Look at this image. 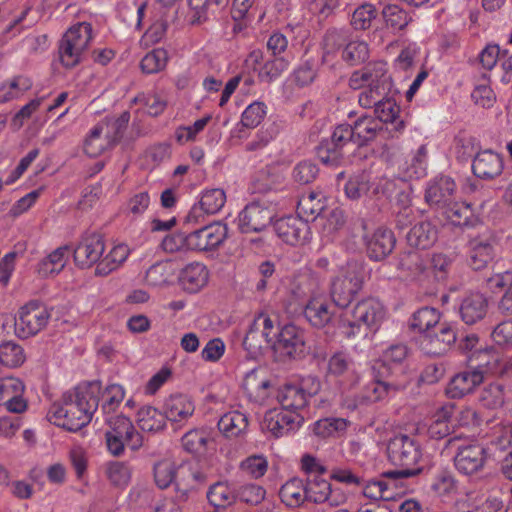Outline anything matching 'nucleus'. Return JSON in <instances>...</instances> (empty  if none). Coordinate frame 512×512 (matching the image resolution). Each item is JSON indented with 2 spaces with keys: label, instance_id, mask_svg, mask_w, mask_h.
I'll use <instances>...</instances> for the list:
<instances>
[{
  "label": "nucleus",
  "instance_id": "1",
  "mask_svg": "<svg viewBox=\"0 0 512 512\" xmlns=\"http://www.w3.org/2000/svg\"><path fill=\"white\" fill-rule=\"evenodd\" d=\"M101 384L90 382L65 393L61 403H54L47 414L48 420L68 431L76 432L90 423L99 406Z\"/></svg>",
  "mask_w": 512,
  "mask_h": 512
},
{
  "label": "nucleus",
  "instance_id": "2",
  "mask_svg": "<svg viewBox=\"0 0 512 512\" xmlns=\"http://www.w3.org/2000/svg\"><path fill=\"white\" fill-rule=\"evenodd\" d=\"M389 461L401 467L400 470L386 472L391 478H407L417 475L422 468L418 466L422 458L420 444L415 436L399 433L389 439L387 444Z\"/></svg>",
  "mask_w": 512,
  "mask_h": 512
},
{
  "label": "nucleus",
  "instance_id": "3",
  "mask_svg": "<svg viewBox=\"0 0 512 512\" xmlns=\"http://www.w3.org/2000/svg\"><path fill=\"white\" fill-rule=\"evenodd\" d=\"M93 38V27L89 22H78L69 27L58 43V56L62 66L70 69L79 65L84 60Z\"/></svg>",
  "mask_w": 512,
  "mask_h": 512
},
{
  "label": "nucleus",
  "instance_id": "4",
  "mask_svg": "<svg viewBox=\"0 0 512 512\" xmlns=\"http://www.w3.org/2000/svg\"><path fill=\"white\" fill-rule=\"evenodd\" d=\"M373 379L366 384L361 393V402L370 404L394 397L405 389V380L394 377V371L384 362H375L373 367Z\"/></svg>",
  "mask_w": 512,
  "mask_h": 512
},
{
  "label": "nucleus",
  "instance_id": "5",
  "mask_svg": "<svg viewBox=\"0 0 512 512\" xmlns=\"http://www.w3.org/2000/svg\"><path fill=\"white\" fill-rule=\"evenodd\" d=\"M385 317L383 304L376 298L369 297L357 302L351 310V318L347 314L342 319L344 333L354 337L360 333L361 327L375 331L379 328Z\"/></svg>",
  "mask_w": 512,
  "mask_h": 512
},
{
  "label": "nucleus",
  "instance_id": "6",
  "mask_svg": "<svg viewBox=\"0 0 512 512\" xmlns=\"http://www.w3.org/2000/svg\"><path fill=\"white\" fill-rule=\"evenodd\" d=\"M363 282L362 266L355 261L348 262L331 280L330 296L334 305L346 308L362 289Z\"/></svg>",
  "mask_w": 512,
  "mask_h": 512
},
{
  "label": "nucleus",
  "instance_id": "7",
  "mask_svg": "<svg viewBox=\"0 0 512 512\" xmlns=\"http://www.w3.org/2000/svg\"><path fill=\"white\" fill-rule=\"evenodd\" d=\"M320 389V381L309 376L299 383L284 385L278 393V400L282 409L298 412L307 406L309 399L318 394Z\"/></svg>",
  "mask_w": 512,
  "mask_h": 512
},
{
  "label": "nucleus",
  "instance_id": "8",
  "mask_svg": "<svg viewBox=\"0 0 512 512\" xmlns=\"http://www.w3.org/2000/svg\"><path fill=\"white\" fill-rule=\"evenodd\" d=\"M50 317L46 306L37 301H30L18 311L15 318V333L22 339L35 336L47 326Z\"/></svg>",
  "mask_w": 512,
  "mask_h": 512
},
{
  "label": "nucleus",
  "instance_id": "9",
  "mask_svg": "<svg viewBox=\"0 0 512 512\" xmlns=\"http://www.w3.org/2000/svg\"><path fill=\"white\" fill-rule=\"evenodd\" d=\"M305 487L306 502L309 503L339 507L348 501V494L344 489L333 487L328 480L319 475L308 476Z\"/></svg>",
  "mask_w": 512,
  "mask_h": 512
},
{
  "label": "nucleus",
  "instance_id": "10",
  "mask_svg": "<svg viewBox=\"0 0 512 512\" xmlns=\"http://www.w3.org/2000/svg\"><path fill=\"white\" fill-rule=\"evenodd\" d=\"M497 239L491 231H486L469 239L467 261L473 270H483L496 256Z\"/></svg>",
  "mask_w": 512,
  "mask_h": 512
},
{
  "label": "nucleus",
  "instance_id": "11",
  "mask_svg": "<svg viewBox=\"0 0 512 512\" xmlns=\"http://www.w3.org/2000/svg\"><path fill=\"white\" fill-rule=\"evenodd\" d=\"M273 335L275 338L272 342V349L280 357H296L304 353V331L294 324H287L281 328L275 326Z\"/></svg>",
  "mask_w": 512,
  "mask_h": 512
},
{
  "label": "nucleus",
  "instance_id": "12",
  "mask_svg": "<svg viewBox=\"0 0 512 512\" xmlns=\"http://www.w3.org/2000/svg\"><path fill=\"white\" fill-rule=\"evenodd\" d=\"M274 330V321L266 315H260L246 333L243 340L244 349L251 357H257L266 347L272 348Z\"/></svg>",
  "mask_w": 512,
  "mask_h": 512
},
{
  "label": "nucleus",
  "instance_id": "13",
  "mask_svg": "<svg viewBox=\"0 0 512 512\" xmlns=\"http://www.w3.org/2000/svg\"><path fill=\"white\" fill-rule=\"evenodd\" d=\"M456 183L446 175L430 179L425 186L424 199L432 208L442 210L456 199Z\"/></svg>",
  "mask_w": 512,
  "mask_h": 512
},
{
  "label": "nucleus",
  "instance_id": "14",
  "mask_svg": "<svg viewBox=\"0 0 512 512\" xmlns=\"http://www.w3.org/2000/svg\"><path fill=\"white\" fill-rule=\"evenodd\" d=\"M104 250L105 242L102 235L98 233L85 234L73 249L75 264L81 269L97 266L103 257Z\"/></svg>",
  "mask_w": 512,
  "mask_h": 512
},
{
  "label": "nucleus",
  "instance_id": "15",
  "mask_svg": "<svg viewBox=\"0 0 512 512\" xmlns=\"http://www.w3.org/2000/svg\"><path fill=\"white\" fill-rule=\"evenodd\" d=\"M274 211L264 202H251L239 213L238 228L242 233L260 232L272 221Z\"/></svg>",
  "mask_w": 512,
  "mask_h": 512
},
{
  "label": "nucleus",
  "instance_id": "16",
  "mask_svg": "<svg viewBox=\"0 0 512 512\" xmlns=\"http://www.w3.org/2000/svg\"><path fill=\"white\" fill-rule=\"evenodd\" d=\"M455 327L448 323H442L437 331H429L420 336L421 350L430 356H440L446 353L456 342Z\"/></svg>",
  "mask_w": 512,
  "mask_h": 512
},
{
  "label": "nucleus",
  "instance_id": "17",
  "mask_svg": "<svg viewBox=\"0 0 512 512\" xmlns=\"http://www.w3.org/2000/svg\"><path fill=\"white\" fill-rule=\"evenodd\" d=\"M365 85L391 87L387 63L383 61L370 62L359 70L354 71L349 78V86L354 90Z\"/></svg>",
  "mask_w": 512,
  "mask_h": 512
},
{
  "label": "nucleus",
  "instance_id": "18",
  "mask_svg": "<svg viewBox=\"0 0 512 512\" xmlns=\"http://www.w3.org/2000/svg\"><path fill=\"white\" fill-rule=\"evenodd\" d=\"M228 235V227L221 222H214L190 233L192 251L207 252L217 249Z\"/></svg>",
  "mask_w": 512,
  "mask_h": 512
},
{
  "label": "nucleus",
  "instance_id": "19",
  "mask_svg": "<svg viewBox=\"0 0 512 512\" xmlns=\"http://www.w3.org/2000/svg\"><path fill=\"white\" fill-rule=\"evenodd\" d=\"M486 460V449L480 444L470 443L457 448L454 465L459 473L471 476L484 468Z\"/></svg>",
  "mask_w": 512,
  "mask_h": 512
},
{
  "label": "nucleus",
  "instance_id": "20",
  "mask_svg": "<svg viewBox=\"0 0 512 512\" xmlns=\"http://www.w3.org/2000/svg\"><path fill=\"white\" fill-rule=\"evenodd\" d=\"M303 421L304 417L298 412L274 409L265 414L263 427L278 438L297 430Z\"/></svg>",
  "mask_w": 512,
  "mask_h": 512
},
{
  "label": "nucleus",
  "instance_id": "21",
  "mask_svg": "<svg viewBox=\"0 0 512 512\" xmlns=\"http://www.w3.org/2000/svg\"><path fill=\"white\" fill-rule=\"evenodd\" d=\"M275 232L283 242L293 246L305 244L310 238L308 219L301 217L289 216L277 220Z\"/></svg>",
  "mask_w": 512,
  "mask_h": 512
},
{
  "label": "nucleus",
  "instance_id": "22",
  "mask_svg": "<svg viewBox=\"0 0 512 512\" xmlns=\"http://www.w3.org/2000/svg\"><path fill=\"white\" fill-rule=\"evenodd\" d=\"M303 314L313 327L324 328L332 321L335 312L324 293H314L307 301Z\"/></svg>",
  "mask_w": 512,
  "mask_h": 512
},
{
  "label": "nucleus",
  "instance_id": "23",
  "mask_svg": "<svg viewBox=\"0 0 512 512\" xmlns=\"http://www.w3.org/2000/svg\"><path fill=\"white\" fill-rule=\"evenodd\" d=\"M226 202V194L223 189L213 188L202 192L198 204H195L187 214L185 221L189 224H197L203 214H216Z\"/></svg>",
  "mask_w": 512,
  "mask_h": 512
},
{
  "label": "nucleus",
  "instance_id": "24",
  "mask_svg": "<svg viewBox=\"0 0 512 512\" xmlns=\"http://www.w3.org/2000/svg\"><path fill=\"white\" fill-rule=\"evenodd\" d=\"M503 168V157L491 149L478 151L472 160L473 174L483 180L495 179L501 175Z\"/></svg>",
  "mask_w": 512,
  "mask_h": 512
},
{
  "label": "nucleus",
  "instance_id": "25",
  "mask_svg": "<svg viewBox=\"0 0 512 512\" xmlns=\"http://www.w3.org/2000/svg\"><path fill=\"white\" fill-rule=\"evenodd\" d=\"M25 386L23 382L14 377L0 379V404L13 413H22L27 408V402L23 398Z\"/></svg>",
  "mask_w": 512,
  "mask_h": 512
},
{
  "label": "nucleus",
  "instance_id": "26",
  "mask_svg": "<svg viewBox=\"0 0 512 512\" xmlns=\"http://www.w3.org/2000/svg\"><path fill=\"white\" fill-rule=\"evenodd\" d=\"M104 422L107 424V433H110L127 442V447L138 450L143 445L142 435L135 429L130 418L123 414L106 416Z\"/></svg>",
  "mask_w": 512,
  "mask_h": 512
},
{
  "label": "nucleus",
  "instance_id": "27",
  "mask_svg": "<svg viewBox=\"0 0 512 512\" xmlns=\"http://www.w3.org/2000/svg\"><path fill=\"white\" fill-rule=\"evenodd\" d=\"M483 380L484 372L480 368L461 371L450 380L446 393L450 398H462L473 392Z\"/></svg>",
  "mask_w": 512,
  "mask_h": 512
},
{
  "label": "nucleus",
  "instance_id": "28",
  "mask_svg": "<svg viewBox=\"0 0 512 512\" xmlns=\"http://www.w3.org/2000/svg\"><path fill=\"white\" fill-rule=\"evenodd\" d=\"M400 107L395 100L387 97L374 108L375 119L381 122L382 128L386 126L391 137H396L404 128L405 123L399 116Z\"/></svg>",
  "mask_w": 512,
  "mask_h": 512
},
{
  "label": "nucleus",
  "instance_id": "29",
  "mask_svg": "<svg viewBox=\"0 0 512 512\" xmlns=\"http://www.w3.org/2000/svg\"><path fill=\"white\" fill-rule=\"evenodd\" d=\"M364 240L368 256L375 261L385 259L396 243L394 233L386 228L376 229L371 235H365Z\"/></svg>",
  "mask_w": 512,
  "mask_h": 512
},
{
  "label": "nucleus",
  "instance_id": "30",
  "mask_svg": "<svg viewBox=\"0 0 512 512\" xmlns=\"http://www.w3.org/2000/svg\"><path fill=\"white\" fill-rule=\"evenodd\" d=\"M209 279L207 267L200 262L187 264L179 273V284L188 293H197L206 286Z\"/></svg>",
  "mask_w": 512,
  "mask_h": 512
},
{
  "label": "nucleus",
  "instance_id": "31",
  "mask_svg": "<svg viewBox=\"0 0 512 512\" xmlns=\"http://www.w3.org/2000/svg\"><path fill=\"white\" fill-rule=\"evenodd\" d=\"M488 300L481 293H470L465 296L459 306V314L467 325H473L487 314Z\"/></svg>",
  "mask_w": 512,
  "mask_h": 512
},
{
  "label": "nucleus",
  "instance_id": "32",
  "mask_svg": "<svg viewBox=\"0 0 512 512\" xmlns=\"http://www.w3.org/2000/svg\"><path fill=\"white\" fill-rule=\"evenodd\" d=\"M163 409L166 419L181 423L187 421L193 415L195 405L187 395L173 394L165 400Z\"/></svg>",
  "mask_w": 512,
  "mask_h": 512
},
{
  "label": "nucleus",
  "instance_id": "33",
  "mask_svg": "<svg viewBox=\"0 0 512 512\" xmlns=\"http://www.w3.org/2000/svg\"><path fill=\"white\" fill-rule=\"evenodd\" d=\"M131 249L127 244L119 243L114 245L110 251L102 257L98 265L95 266L94 274L98 277H106L114 271H117L126 262Z\"/></svg>",
  "mask_w": 512,
  "mask_h": 512
},
{
  "label": "nucleus",
  "instance_id": "34",
  "mask_svg": "<svg viewBox=\"0 0 512 512\" xmlns=\"http://www.w3.org/2000/svg\"><path fill=\"white\" fill-rule=\"evenodd\" d=\"M206 482L205 473L195 463H184L178 468L177 492L187 496L189 492Z\"/></svg>",
  "mask_w": 512,
  "mask_h": 512
},
{
  "label": "nucleus",
  "instance_id": "35",
  "mask_svg": "<svg viewBox=\"0 0 512 512\" xmlns=\"http://www.w3.org/2000/svg\"><path fill=\"white\" fill-rule=\"evenodd\" d=\"M438 239V228L431 221L425 220L415 224L407 234V242L411 247L428 249Z\"/></svg>",
  "mask_w": 512,
  "mask_h": 512
},
{
  "label": "nucleus",
  "instance_id": "36",
  "mask_svg": "<svg viewBox=\"0 0 512 512\" xmlns=\"http://www.w3.org/2000/svg\"><path fill=\"white\" fill-rule=\"evenodd\" d=\"M354 144L361 147L376 139L383 131L381 122L373 116L364 115L358 118L352 125Z\"/></svg>",
  "mask_w": 512,
  "mask_h": 512
},
{
  "label": "nucleus",
  "instance_id": "37",
  "mask_svg": "<svg viewBox=\"0 0 512 512\" xmlns=\"http://www.w3.org/2000/svg\"><path fill=\"white\" fill-rule=\"evenodd\" d=\"M305 480L293 477L287 480L279 490L281 502L288 508H299L306 503Z\"/></svg>",
  "mask_w": 512,
  "mask_h": 512
},
{
  "label": "nucleus",
  "instance_id": "38",
  "mask_svg": "<svg viewBox=\"0 0 512 512\" xmlns=\"http://www.w3.org/2000/svg\"><path fill=\"white\" fill-rule=\"evenodd\" d=\"M115 142L110 137L109 131L105 132L104 124H96L89 132L84 142V152L89 157H98Z\"/></svg>",
  "mask_w": 512,
  "mask_h": 512
},
{
  "label": "nucleus",
  "instance_id": "39",
  "mask_svg": "<svg viewBox=\"0 0 512 512\" xmlns=\"http://www.w3.org/2000/svg\"><path fill=\"white\" fill-rule=\"evenodd\" d=\"M270 387V381L261 376L257 370L248 372L243 381L246 395L256 403H263L269 397Z\"/></svg>",
  "mask_w": 512,
  "mask_h": 512
},
{
  "label": "nucleus",
  "instance_id": "40",
  "mask_svg": "<svg viewBox=\"0 0 512 512\" xmlns=\"http://www.w3.org/2000/svg\"><path fill=\"white\" fill-rule=\"evenodd\" d=\"M219 431L227 438H236L245 433L248 426L247 416L240 411H230L218 421Z\"/></svg>",
  "mask_w": 512,
  "mask_h": 512
},
{
  "label": "nucleus",
  "instance_id": "41",
  "mask_svg": "<svg viewBox=\"0 0 512 512\" xmlns=\"http://www.w3.org/2000/svg\"><path fill=\"white\" fill-rule=\"evenodd\" d=\"M70 249L67 246L58 247L38 263V273L42 277L58 274L65 267Z\"/></svg>",
  "mask_w": 512,
  "mask_h": 512
},
{
  "label": "nucleus",
  "instance_id": "42",
  "mask_svg": "<svg viewBox=\"0 0 512 512\" xmlns=\"http://www.w3.org/2000/svg\"><path fill=\"white\" fill-rule=\"evenodd\" d=\"M290 62L288 56H270L258 70L259 80L272 83L288 70Z\"/></svg>",
  "mask_w": 512,
  "mask_h": 512
},
{
  "label": "nucleus",
  "instance_id": "43",
  "mask_svg": "<svg viewBox=\"0 0 512 512\" xmlns=\"http://www.w3.org/2000/svg\"><path fill=\"white\" fill-rule=\"evenodd\" d=\"M137 424L141 430L158 432L166 425V416L153 406H143L137 413Z\"/></svg>",
  "mask_w": 512,
  "mask_h": 512
},
{
  "label": "nucleus",
  "instance_id": "44",
  "mask_svg": "<svg viewBox=\"0 0 512 512\" xmlns=\"http://www.w3.org/2000/svg\"><path fill=\"white\" fill-rule=\"evenodd\" d=\"M386 28L399 32L412 21L411 15L397 4H387L381 11Z\"/></svg>",
  "mask_w": 512,
  "mask_h": 512
},
{
  "label": "nucleus",
  "instance_id": "45",
  "mask_svg": "<svg viewBox=\"0 0 512 512\" xmlns=\"http://www.w3.org/2000/svg\"><path fill=\"white\" fill-rule=\"evenodd\" d=\"M32 87V81L25 76H16L0 84V103L15 100Z\"/></svg>",
  "mask_w": 512,
  "mask_h": 512
},
{
  "label": "nucleus",
  "instance_id": "46",
  "mask_svg": "<svg viewBox=\"0 0 512 512\" xmlns=\"http://www.w3.org/2000/svg\"><path fill=\"white\" fill-rule=\"evenodd\" d=\"M505 386L500 382H492L482 388L478 401L484 408L495 410L505 403Z\"/></svg>",
  "mask_w": 512,
  "mask_h": 512
},
{
  "label": "nucleus",
  "instance_id": "47",
  "mask_svg": "<svg viewBox=\"0 0 512 512\" xmlns=\"http://www.w3.org/2000/svg\"><path fill=\"white\" fill-rule=\"evenodd\" d=\"M349 425L345 418H323L312 425V432L320 438L336 437L343 434Z\"/></svg>",
  "mask_w": 512,
  "mask_h": 512
},
{
  "label": "nucleus",
  "instance_id": "48",
  "mask_svg": "<svg viewBox=\"0 0 512 512\" xmlns=\"http://www.w3.org/2000/svg\"><path fill=\"white\" fill-rule=\"evenodd\" d=\"M454 413L453 405L441 407L432 417V421L428 426V434L431 438L441 439L450 432L449 422Z\"/></svg>",
  "mask_w": 512,
  "mask_h": 512
},
{
  "label": "nucleus",
  "instance_id": "49",
  "mask_svg": "<svg viewBox=\"0 0 512 512\" xmlns=\"http://www.w3.org/2000/svg\"><path fill=\"white\" fill-rule=\"evenodd\" d=\"M440 320V313L437 309L433 307H422L417 310L410 322V327L419 332L421 335L431 331L433 327H435Z\"/></svg>",
  "mask_w": 512,
  "mask_h": 512
},
{
  "label": "nucleus",
  "instance_id": "50",
  "mask_svg": "<svg viewBox=\"0 0 512 512\" xmlns=\"http://www.w3.org/2000/svg\"><path fill=\"white\" fill-rule=\"evenodd\" d=\"M125 389L120 384H109L102 391L101 410L106 416H115L114 412L125 398Z\"/></svg>",
  "mask_w": 512,
  "mask_h": 512
},
{
  "label": "nucleus",
  "instance_id": "51",
  "mask_svg": "<svg viewBox=\"0 0 512 512\" xmlns=\"http://www.w3.org/2000/svg\"><path fill=\"white\" fill-rule=\"evenodd\" d=\"M378 11L371 3H363L352 12L350 25L356 31H366L377 18Z\"/></svg>",
  "mask_w": 512,
  "mask_h": 512
},
{
  "label": "nucleus",
  "instance_id": "52",
  "mask_svg": "<svg viewBox=\"0 0 512 512\" xmlns=\"http://www.w3.org/2000/svg\"><path fill=\"white\" fill-rule=\"evenodd\" d=\"M172 275L171 264L168 261H159L147 269L144 279L150 287H162L170 282Z\"/></svg>",
  "mask_w": 512,
  "mask_h": 512
},
{
  "label": "nucleus",
  "instance_id": "53",
  "mask_svg": "<svg viewBox=\"0 0 512 512\" xmlns=\"http://www.w3.org/2000/svg\"><path fill=\"white\" fill-rule=\"evenodd\" d=\"M182 446L191 454H202L211 441L209 432L204 429H192L182 437Z\"/></svg>",
  "mask_w": 512,
  "mask_h": 512
},
{
  "label": "nucleus",
  "instance_id": "54",
  "mask_svg": "<svg viewBox=\"0 0 512 512\" xmlns=\"http://www.w3.org/2000/svg\"><path fill=\"white\" fill-rule=\"evenodd\" d=\"M447 220L454 226H466L473 216L471 206L465 202L453 200L450 205L442 209Z\"/></svg>",
  "mask_w": 512,
  "mask_h": 512
},
{
  "label": "nucleus",
  "instance_id": "55",
  "mask_svg": "<svg viewBox=\"0 0 512 512\" xmlns=\"http://www.w3.org/2000/svg\"><path fill=\"white\" fill-rule=\"evenodd\" d=\"M369 57V47L366 41L354 39L347 42L342 51V59L350 64L357 65Z\"/></svg>",
  "mask_w": 512,
  "mask_h": 512
},
{
  "label": "nucleus",
  "instance_id": "56",
  "mask_svg": "<svg viewBox=\"0 0 512 512\" xmlns=\"http://www.w3.org/2000/svg\"><path fill=\"white\" fill-rule=\"evenodd\" d=\"M168 62V52L163 48L153 49L140 62L143 73L155 74L165 69Z\"/></svg>",
  "mask_w": 512,
  "mask_h": 512
},
{
  "label": "nucleus",
  "instance_id": "57",
  "mask_svg": "<svg viewBox=\"0 0 512 512\" xmlns=\"http://www.w3.org/2000/svg\"><path fill=\"white\" fill-rule=\"evenodd\" d=\"M358 95V102L361 107L375 108L389 94L391 87L365 85Z\"/></svg>",
  "mask_w": 512,
  "mask_h": 512
},
{
  "label": "nucleus",
  "instance_id": "58",
  "mask_svg": "<svg viewBox=\"0 0 512 512\" xmlns=\"http://www.w3.org/2000/svg\"><path fill=\"white\" fill-rule=\"evenodd\" d=\"M207 499L215 508H226L234 502L235 496L227 484L217 482L209 488Z\"/></svg>",
  "mask_w": 512,
  "mask_h": 512
},
{
  "label": "nucleus",
  "instance_id": "59",
  "mask_svg": "<svg viewBox=\"0 0 512 512\" xmlns=\"http://www.w3.org/2000/svg\"><path fill=\"white\" fill-rule=\"evenodd\" d=\"M154 479L156 485L161 488H167L173 481L178 480V469L175 464L168 459L161 460L154 465Z\"/></svg>",
  "mask_w": 512,
  "mask_h": 512
},
{
  "label": "nucleus",
  "instance_id": "60",
  "mask_svg": "<svg viewBox=\"0 0 512 512\" xmlns=\"http://www.w3.org/2000/svg\"><path fill=\"white\" fill-rule=\"evenodd\" d=\"M266 114V104L260 101H254L242 112L240 125L249 129L256 128L262 123Z\"/></svg>",
  "mask_w": 512,
  "mask_h": 512
},
{
  "label": "nucleus",
  "instance_id": "61",
  "mask_svg": "<svg viewBox=\"0 0 512 512\" xmlns=\"http://www.w3.org/2000/svg\"><path fill=\"white\" fill-rule=\"evenodd\" d=\"M25 361L23 348L15 342L7 341L0 345V362L11 368L22 365Z\"/></svg>",
  "mask_w": 512,
  "mask_h": 512
},
{
  "label": "nucleus",
  "instance_id": "62",
  "mask_svg": "<svg viewBox=\"0 0 512 512\" xmlns=\"http://www.w3.org/2000/svg\"><path fill=\"white\" fill-rule=\"evenodd\" d=\"M333 144L334 143L329 139L321 141L318 146L317 154L323 164L337 167L342 163L344 153L340 147Z\"/></svg>",
  "mask_w": 512,
  "mask_h": 512
},
{
  "label": "nucleus",
  "instance_id": "63",
  "mask_svg": "<svg viewBox=\"0 0 512 512\" xmlns=\"http://www.w3.org/2000/svg\"><path fill=\"white\" fill-rule=\"evenodd\" d=\"M297 209L299 213L314 220L324 209V203L319 194L310 192L300 197Z\"/></svg>",
  "mask_w": 512,
  "mask_h": 512
},
{
  "label": "nucleus",
  "instance_id": "64",
  "mask_svg": "<svg viewBox=\"0 0 512 512\" xmlns=\"http://www.w3.org/2000/svg\"><path fill=\"white\" fill-rule=\"evenodd\" d=\"M489 80L487 74L484 73L480 82L475 86L471 97L475 104L483 107L490 108L494 105L496 96L488 84Z\"/></svg>",
  "mask_w": 512,
  "mask_h": 512
}]
</instances>
